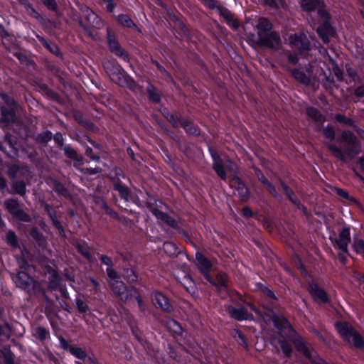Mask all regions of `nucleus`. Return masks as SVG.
Instances as JSON below:
<instances>
[{"label": "nucleus", "mask_w": 364, "mask_h": 364, "mask_svg": "<svg viewBox=\"0 0 364 364\" xmlns=\"http://www.w3.org/2000/svg\"><path fill=\"white\" fill-rule=\"evenodd\" d=\"M289 43L292 48L298 49L301 53L311 49V43L304 33L290 35Z\"/></svg>", "instance_id": "nucleus-8"}, {"label": "nucleus", "mask_w": 364, "mask_h": 364, "mask_svg": "<svg viewBox=\"0 0 364 364\" xmlns=\"http://www.w3.org/2000/svg\"><path fill=\"white\" fill-rule=\"evenodd\" d=\"M154 301L162 309L166 311H171L173 307L166 296L160 292L155 293Z\"/></svg>", "instance_id": "nucleus-18"}, {"label": "nucleus", "mask_w": 364, "mask_h": 364, "mask_svg": "<svg viewBox=\"0 0 364 364\" xmlns=\"http://www.w3.org/2000/svg\"><path fill=\"white\" fill-rule=\"evenodd\" d=\"M176 273V279L188 291H194L195 284L191 277L186 272Z\"/></svg>", "instance_id": "nucleus-17"}, {"label": "nucleus", "mask_w": 364, "mask_h": 364, "mask_svg": "<svg viewBox=\"0 0 364 364\" xmlns=\"http://www.w3.org/2000/svg\"><path fill=\"white\" fill-rule=\"evenodd\" d=\"M86 15L87 21L93 27L96 28H100L102 26L103 23L101 18L99 16H97L95 13H94L92 11L87 10L86 11Z\"/></svg>", "instance_id": "nucleus-24"}, {"label": "nucleus", "mask_w": 364, "mask_h": 364, "mask_svg": "<svg viewBox=\"0 0 364 364\" xmlns=\"http://www.w3.org/2000/svg\"><path fill=\"white\" fill-rule=\"evenodd\" d=\"M309 291L315 301L326 303L328 300L326 292L320 288L316 283L311 282L309 287Z\"/></svg>", "instance_id": "nucleus-15"}, {"label": "nucleus", "mask_w": 364, "mask_h": 364, "mask_svg": "<svg viewBox=\"0 0 364 364\" xmlns=\"http://www.w3.org/2000/svg\"><path fill=\"white\" fill-rule=\"evenodd\" d=\"M53 134L49 131H45L36 136V140L38 143H45L51 140Z\"/></svg>", "instance_id": "nucleus-34"}, {"label": "nucleus", "mask_w": 364, "mask_h": 364, "mask_svg": "<svg viewBox=\"0 0 364 364\" xmlns=\"http://www.w3.org/2000/svg\"><path fill=\"white\" fill-rule=\"evenodd\" d=\"M336 119L339 122H342V123H344L346 124H351V119H350L349 118H347L345 116L341 115V114L336 115Z\"/></svg>", "instance_id": "nucleus-48"}, {"label": "nucleus", "mask_w": 364, "mask_h": 364, "mask_svg": "<svg viewBox=\"0 0 364 364\" xmlns=\"http://www.w3.org/2000/svg\"><path fill=\"white\" fill-rule=\"evenodd\" d=\"M323 134L326 136L327 139H329L331 140L334 139L335 138V132L332 127H326L323 129Z\"/></svg>", "instance_id": "nucleus-44"}, {"label": "nucleus", "mask_w": 364, "mask_h": 364, "mask_svg": "<svg viewBox=\"0 0 364 364\" xmlns=\"http://www.w3.org/2000/svg\"><path fill=\"white\" fill-rule=\"evenodd\" d=\"M242 213L245 216H251L252 215V212L248 207H245L242 208Z\"/></svg>", "instance_id": "nucleus-63"}, {"label": "nucleus", "mask_w": 364, "mask_h": 364, "mask_svg": "<svg viewBox=\"0 0 364 364\" xmlns=\"http://www.w3.org/2000/svg\"><path fill=\"white\" fill-rule=\"evenodd\" d=\"M15 282L18 285L27 291L33 289L36 284L35 279L32 277L29 276L25 270H21L18 272Z\"/></svg>", "instance_id": "nucleus-13"}, {"label": "nucleus", "mask_w": 364, "mask_h": 364, "mask_svg": "<svg viewBox=\"0 0 364 364\" xmlns=\"http://www.w3.org/2000/svg\"><path fill=\"white\" fill-rule=\"evenodd\" d=\"M323 0H302L301 6L304 11H311L316 9L317 6L323 5Z\"/></svg>", "instance_id": "nucleus-23"}, {"label": "nucleus", "mask_w": 364, "mask_h": 364, "mask_svg": "<svg viewBox=\"0 0 364 364\" xmlns=\"http://www.w3.org/2000/svg\"><path fill=\"white\" fill-rule=\"evenodd\" d=\"M222 14L230 26L234 28H237L238 27L239 23L233 18L232 14L229 11L224 10L222 11Z\"/></svg>", "instance_id": "nucleus-31"}, {"label": "nucleus", "mask_w": 364, "mask_h": 364, "mask_svg": "<svg viewBox=\"0 0 364 364\" xmlns=\"http://www.w3.org/2000/svg\"><path fill=\"white\" fill-rule=\"evenodd\" d=\"M213 285L217 286L218 288L225 287L228 282V277L225 273H219L217 274L216 280L213 279Z\"/></svg>", "instance_id": "nucleus-28"}, {"label": "nucleus", "mask_w": 364, "mask_h": 364, "mask_svg": "<svg viewBox=\"0 0 364 364\" xmlns=\"http://www.w3.org/2000/svg\"><path fill=\"white\" fill-rule=\"evenodd\" d=\"M318 15L321 19L323 24L318 27L317 33L323 41L325 43H328L329 42V37L334 36L335 29L328 23L330 15L326 11L323 9H319L318 11Z\"/></svg>", "instance_id": "nucleus-4"}, {"label": "nucleus", "mask_w": 364, "mask_h": 364, "mask_svg": "<svg viewBox=\"0 0 364 364\" xmlns=\"http://www.w3.org/2000/svg\"><path fill=\"white\" fill-rule=\"evenodd\" d=\"M282 186L283 187V189L289 198V199L298 207L299 210H301L304 214H306L307 210L306 208H305L303 205H301L299 200H296V198L294 196L293 191L284 183H282Z\"/></svg>", "instance_id": "nucleus-20"}, {"label": "nucleus", "mask_w": 364, "mask_h": 364, "mask_svg": "<svg viewBox=\"0 0 364 364\" xmlns=\"http://www.w3.org/2000/svg\"><path fill=\"white\" fill-rule=\"evenodd\" d=\"M228 311L230 316L238 321L252 318V315L251 311H255L257 315H260V312L252 304H248L245 307H241L239 309L231 306L228 309Z\"/></svg>", "instance_id": "nucleus-7"}, {"label": "nucleus", "mask_w": 364, "mask_h": 364, "mask_svg": "<svg viewBox=\"0 0 364 364\" xmlns=\"http://www.w3.org/2000/svg\"><path fill=\"white\" fill-rule=\"evenodd\" d=\"M77 248L79 252H80L86 259H87L89 261L92 262V256L90 254L87 249L81 245H77Z\"/></svg>", "instance_id": "nucleus-42"}, {"label": "nucleus", "mask_w": 364, "mask_h": 364, "mask_svg": "<svg viewBox=\"0 0 364 364\" xmlns=\"http://www.w3.org/2000/svg\"><path fill=\"white\" fill-rule=\"evenodd\" d=\"M76 304H77V309L78 310L80 311V312H87V310L89 309V307L87 305L86 303H85L83 301H82L81 299H77L76 301Z\"/></svg>", "instance_id": "nucleus-45"}, {"label": "nucleus", "mask_w": 364, "mask_h": 364, "mask_svg": "<svg viewBox=\"0 0 364 364\" xmlns=\"http://www.w3.org/2000/svg\"><path fill=\"white\" fill-rule=\"evenodd\" d=\"M2 354L4 355L5 363L6 364H14L13 355L11 350L9 348H5L2 350Z\"/></svg>", "instance_id": "nucleus-40"}, {"label": "nucleus", "mask_w": 364, "mask_h": 364, "mask_svg": "<svg viewBox=\"0 0 364 364\" xmlns=\"http://www.w3.org/2000/svg\"><path fill=\"white\" fill-rule=\"evenodd\" d=\"M114 190L118 191L122 198L124 199L125 200H128L129 193L127 188L124 186L122 185L121 183H115Z\"/></svg>", "instance_id": "nucleus-35"}, {"label": "nucleus", "mask_w": 364, "mask_h": 364, "mask_svg": "<svg viewBox=\"0 0 364 364\" xmlns=\"http://www.w3.org/2000/svg\"><path fill=\"white\" fill-rule=\"evenodd\" d=\"M336 329L341 337L348 343L355 347L361 348L364 346V341L361 336L346 322H340L336 324Z\"/></svg>", "instance_id": "nucleus-2"}, {"label": "nucleus", "mask_w": 364, "mask_h": 364, "mask_svg": "<svg viewBox=\"0 0 364 364\" xmlns=\"http://www.w3.org/2000/svg\"><path fill=\"white\" fill-rule=\"evenodd\" d=\"M271 22L266 18H259L256 26L257 30V43L273 49H277L281 43L279 35L272 29Z\"/></svg>", "instance_id": "nucleus-1"}, {"label": "nucleus", "mask_w": 364, "mask_h": 364, "mask_svg": "<svg viewBox=\"0 0 364 364\" xmlns=\"http://www.w3.org/2000/svg\"><path fill=\"white\" fill-rule=\"evenodd\" d=\"M264 3L270 6L271 7L276 8L277 4L274 0H263Z\"/></svg>", "instance_id": "nucleus-62"}, {"label": "nucleus", "mask_w": 364, "mask_h": 364, "mask_svg": "<svg viewBox=\"0 0 364 364\" xmlns=\"http://www.w3.org/2000/svg\"><path fill=\"white\" fill-rule=\"evenodd\" d=\"M358 166L360 168L364 171V157H360L358 161Z\"/></svg>", "instance_id": "nucleus-64"}, {"label": "nucleus", "mask_w": 364, "mask_h": 364, "mask_svg": "<svg viewBox=\"0 0 364 364\" xmlns=\"http://www.w3.org/2000/svg\"><path fill=\"white\" fill-rule=\"evenodd\" d=\"M306 114L310 118H311L312 119L315 120L317 122L322 124L325 122L324 117L316 108L308 107L306 109Z\"/></svg>", "instance_id": "nucleus-25"}, {"label": "nucleus", "mask_w": 364, "mask_h": 364, "mask_svg": "<svg viewBox=\"0 0 364 364\" xmlns=\"http://www.w3.org/2000/svg\"><path fill=\"white\" fill-rule=\"evenodd\" d=\"M5 206L8 211L14 215L16 218L22 221H29V215L23 211L20 207L18 201L14 199H9L5 201Z\"/></svg>", "instance_id": "nucleus-10"}, {"label": "nucleus", "mask_w": 364, "mask_h": 364, "mask_svg": "<svg viewBox=\"0 0 364 364\" xmlns=\"http://www.w3.org/2000/svg\"><path fill=\"white\" fill-rule=\"evenodd\" d=\"M328 149L332 151L333 155L339 160H344V154L343 151L334 144H329Z\"/></svg>", "instance_id": "nucleus-38"}, {"label": "nucleus", "mask_w": 364, "mask_h": 364, "mask_svg": "<svg viewBox=\"0 0 364 364\" xmlns=\"http://www.w3.org/2000/svg\"><path fill=\"white\" fill-rule=\"evenodd\" d=\"M111 80L122 87L129 86L132 80L127 77L123 72L116 68L109 73Z\"/></svg>", "instance_id": "nucleus-16"}, {"label": "nucleus", "mask_w": 364, "mask_h": 364, "mask_svg": "<svg viewBox=\"0 0 364 364\" xmlns=\"http://www.w3.org/2000/svg\"><path fill=\"white\" fill-rule=\"evenodd\" d=\"M164 249L166 251H169L171 254H175L176 253V249L173 244L170 242H166L164 244Z\"/></svg>", "instance_id": "nucleus-49"}, {"label": "nucleus", "mask_w": 364, "mask_h": 364, "mask_svg": "<svg viewBox=\"0 0 364 364\" xmlns=\"http://www.w3.org/2000/svg\"><path fill=\"white\" fill-rule=\"evenodd\" d=\"M55 191L63 195H65L67 193L66 189L64 188V186L60 183H57L55 185Z\"/></svg>", "instance_id": "nucleus-56"}, {"label": "nucleus", "mask_w": 364, "mask_h": 364, "mask_svg": "<svg viewBox=\"0 0 364 364\" xmlns=\"http://www.w3.org/2000/svg\"><path fill=\"white\" fill-rule=\"evenodd\" d=\"M1 119L3 122H11L15 120V111L12 107H2L1 108Z\"/></svg>", "instance_id": "nucleus-22"}, {"label": "nucleus", "mask_w": 364, "mask_h": 364, "mask_svg": "<svg viewBox=\"0 0 364 364\" xmlns=\"http://www.w3.org/2000/svg\"><path fill=\"white\" fill-rule=\"evenodd\" d=\"M340 143L342 144L345 153L350 157H353L360 151V145L357 141L356 137L350 131H345L341 134Z\"/></svg>", "instance_id": "nucleus-3"}, {"label": "nucleus", "mask_w": 364, "mask_h": 364, "mask_svg": "<svg viewBox=\"0 0 364 364\" xmlns=\"http://www.w3.org/2000/svg\"><path fill=\"white\" fill-rule=\"evenodd\" d=\"M33 336L40 339L41 341H43L47 338L49 335V333L47 330L43 327H37L33 330Z\"/></svg>", "instance_id": "nucleus-33"}, {"label": "nucleus", "mask_w": 364, "mask_h": 364, "mask_svg": "<svg viewBox=\"0 0 364 364\" xmlns=\"http://www.w3.org/2000/svg\"><path fill=\"white\" fill-rule=\"evenodd\" d=\"M107 33L108 44L111 51L118 56H124V51L122 48L116 40L111 38L109 29L107 30Z\"/></svg>", "instance_id": "nucleus-21"}, {"label": "nucleus", "mask_w": 364, "mask_h": 364, "mask_svg": "<svg viewBox=\"0 0 364 364\" xmlns=\"http://www.w3.org/2000/svg\"><path fill=\"white\" fill-rule=\"evenodd\" d=\"M6 240L7 243L12 247L18 246V238L14 232L9 231L6 235Z\"/></svg>", "instance_id": "nucleus-36"}, {"label": "nucleus", "mask_w": 364, "mask_h": 364, "mask_svg": "<svg viewBox=\"0 0 364 364\" xmlns=\"http://www.w3.org/2000/svg\"><path fill=\"white\" fill-rule=\"evenodd\" d=\"M118 21L120 24L128 28L136 26L131 18L127 14L119 15L118 16Z\"/></svg>", "instance_id": "nucleus-32"}, {"label": "nucleus", "mask_w": 364, "mask_h": 364, "mask_svg": "<svg viewBox=\"0 0 364 364\" xmlns=\"http://www.w3.org/2000/svg\"><path fill=\"white\" fill-rule=\"evenodd\" d=\"M107 273L108 277L110 279V281L117 280V279L118 278V275H117V272L114 269H112L111 267H108L107 269Z\"/></svg>", "instance_id": "nucleus-47"}, {"label": "nucleus", "mask_w": 364, "mask_h": 364, "mask_svg": "<svg viewBox=\"0 0 364 364\" xmlns=\"http://www.w3.org/2000/svg\"><path fill=\"white\" fill-rule=\"evenodd\" d=\"M101 260L105 265L108 266L109 267H111L112 265V259L107 256L102 255L101 257Z\"/></svg>", "instance_id": "nucleus-55"}, {"label": "nucleus", "mask_w": 364, "mask_h": 364, "mask_svg": "<svg viewBox=\"0 0 364 364\" xmlns=\"http://www.w3.org/2000/svg\"><path fill=\"white\" fill-rule=\"evenodd\" d=\"M255 172L259 180L261 181V183L266 187L267 191L271 193L272 196L277 197V191L268 181L267 179L264 176L262 173L260 171L259 169L255 168Z\"/></svg>", "instance_id": "nucleus-19"}, {"label": "nucleus", "mask_w": 364, "mask_h": 364, "mask_svg": "<svg viewBox=\"0 0 364 364\" xmlns=\"http://www.w3.org/2000/svg\"><path fill=\"white\" fill-rule=\"evenodd\" d=\"M68 350L73 355L78 359L84 360L87 356L86 352L81 348L68 346Z\"/></svg>", "instance_id": "nucleus-29"}, {"label": "nucleus", "mask_w": 364, "mask_h": 364, "mask_svg": "<svg viewBox=\"0 0 364 364\" xmlns=\"http://www.w3.org/2000/svg\"><path fill=\"white\" fill-rule=\"evenodd\" d=\"M201 1L205 6L210 9H213L216 6V2L214 0H201Z\"/></svg>", "instance_id": "nucleus-53"}, {"label": "nucleus", "mask_w": 364, "mask_h": 364, "mask_svg": "<svg viewBox=\"0 0 364 364\" xmlns=\"http://www.w3.org/2000/svg\"><path fill=\"white\" fill-rule=\"evenodd\" d=\"M168 326L175 333H181V328L179 326V324L174 320H170L168 321Z\"/></svg>", "instance_id": "nucleus-46"}, {"label": "nucleus", "mask_w": 364, "mask_h": 364, "mask_svg": "<svg viewBox=\"0 0 364 364\" xmlns=\"http://www.w3.org/2000/svg\"><path fill=\"white\" fill-rule=\"evenodd\" d=\"M133 296H135V297H136V301H137V302H138V304H139V306L140 309H141V311H144V310H145V306H144V304H143V302H142L141 299V298H140V296H139L138 292L136 291V294H134V295H133Z\"/></svg>", "instance_id": "nucleus-58"}, {"label": "nucleus", "mask_w": 364, "mask_h": 364, "mask_svg": "<svg viewBox=\"0 0 364 364\" xmlns=\"http://www.w3.org/2000/svg\"><path fill=\"white\" fill-rule=\"evenodd\" d=\"M331 239L335 248L341 250L343 253L348 252V245L351 241L349 228H343L338 237L334 239L331 237Z\"/></svg>", "instance_id": "nucleus-6"}, {"label": "nucleus", "mask_w": 364, "mask_h": 364, "mask_svg": "<svg viewBox=\"0 0 364 364\" xmlns=\"http://www.w3.org/2000/svg\"><path fill=\"white\" fill-rule=\"evenodd\" d=\"M106 4V9L109 11H112L114 8L115 7V4L113 3L112 0H105Z\"/></svg>", "instance_id": "nucleus-57"}, {"label": "nucleus", "mask_w": 364, "mask_h": 364, "mask_svg": "<svg viewBox=\"0 0 364 364\" xmlns=\"http://www.w3.org/2000/svg\"><path fill=\"white\" fill-rule=\"evenodd\" d=\"M160 208L161 210L158 208H152L151 213L156 218V219L161 223L167 225L168 226L175 228L177 226V222L174 218L168 215L166 213H164L162 209L166 208V205L163 203L160 202Z\"/></svg>", "instance_id": "nucleus-12"}, {"label": "nucleus", "mask_w": 364, "mask_h": 364, "mask_svg": "<svg viewBox=\"0 0 364 364\" xmlns=\"http://www.w3.org/2000/svg\"><path fill=\"white\" fill-rule=\"evenodd\" d=\"M54 141L60 146L63 144V137L60 133H56L53 136Z\"/></svg>", "instance_id": "nucleus-52"}, {"label": "nucleus", "mask_w": 364, "mask_h": 364, "mask_svg": "<svg viewBox=\"0 0 364 364\" xmlns=\"http://www.w3.org/2000/svg\"><path fill=\"white\" fill-rule=\"evenodd\" d=\"M210 152L213 159V169L221 179L224 181L226 180V173L224 168L223 161L215 151L210 149Z\"/></svg>", "instance_id": "nucleus-14"}, {"label": "nucleus", "mask_w": 364, "mask_h": 364, "mask_svg": "<svg viewBox=\"0 0 364 364\" xmlns=\"http://www.w3.org/2000/svg\"><path fill=\"white\" fill-rule=\"evenodd\" d=\"M292 75L296 80L301 83L309 84L310 82L309 77L300 70H294Z\"/></svg>", "instance_id": "nucleus-27"}, {"label": "nucleus", "mask_w": 364, "mask_h": 364, "mask_svg": "<svg viewBox=\"0 0 364 364\" xmlns=\"http://www.w3.org/2000/svg\"><path fill=\"white\" fill-rule=\"evenodd\" d=\"M352 247L354 251L358 255H364V241L361 239L353 237Z\"/></svg>", "instance_id": "nucleus-30"}, {"label": "nucleus", "mask_w": 364, "mask_h": 364, "mask_svg": "<svg viewBox=\"0 0 364 364\" xmlns=\"http://www.w3.org/2000/svg\"><path fill=\"white\" fill-rule=\"evenodd\" d=\"M180 124L184 128V129L190 134H198L199 132L198 128L192 122L187 121L184 119H182L180 120Z\"/></svg>", "instance_id": "nucleus-26"}, {"label": "nucleus", "mask_w": 364, "mask_h": 364, "mask_svg": "<svg viewBox=\"0 0 364 364\" xmlns=\"http://www.w3.org/2000/svg\"><path fill=\"white\" fill-rule=\"evenodd\" d=\"M46 210L48 211L52 221L53 222L55 226L59 230H63L62 225H61L60 223L58 220L56 215L54 213H53L52 212H50V206L46 205Z\"/></svg>", "instance_id": "nucleus-41"}, {"label": "nucleus", "mask_w": 364, "mask_h": 364, "mask_svg": "<svg viewBox=\"0 0 364 364\" xmlns=\"http://www.w3.org/2000/svg\"><path fill=\"white\" fill-rule=\"evenodd\" d=\"M196 264L199 271L204 274L207 281L210 283H214L213 279L210 276L213 266L211 262L201 253L197 252L196 254Z\"/></svg>", "instance_id": "nucleus-9"}, {"label": "nucleus", "mask_w": 364, "mask_h": 364, "mask_svg": "<svg viewBox=\"0 0 364 364\" xmlns=\"http://www.w3.org/2000/svg\"><path fill=\"white\" fill-rule=\"evenodd\" d=\"M230 186L234 188V194L242 200H246L250 196V192L245 184L238 177L233 178L230 182Z\"/></svg>", "instance_id": "nucleus-11"}, {"label": "nucleus", "mask_w": 364, "mask_h": 364, "mask_svg": "<svg viewBox=\"0 0 364 364\" xmlns=\"http://www.w3.org/2000/svg\"><path fill=\"white\" fill-rule=\"evenodd\" d=\"M336 193L338 196L344 198H349L350 200H353V198H350L347 192L341 189V188H336Z\"/></svg>", "instance_id": "nucleus-54"}, {"label": "nucleus", "mask_w": 364, "mask_h": 364, "mask_svg": "<svg viewBox=\"0 0 364 364\" xmlns=\"http://www.w3.org/2000/svg\"><path fill=\"white\" fill-rule=\"evenodd\" d=\"M64 151L65 154L70 159L76 161H80V156L77 154V152L71 148L70 146H65L64 148Z\"/></svg>", "instance_id": "nucleus-39"}, {"label": "nucleus", "mask_w": 364, "mask_h": 364, "mask_svg": "<svg viewBox=\"0 0 364 364\" xmlns=\"http://www.w3.org/2000/svg\"><path fill=\"white\" fill-rule=\"evenodd\" d=\"M148 92H149L150 98L154 102H159L160 100V95H159V94L157 92V91L153 87H149L148 88Z\"/></svg>", "instance_id": "nucleus-43"}, {"label": "nucleus", "mask_w": 364, "mask_h": 364, "mask_svg": "<svg viewBox=\"0 0 364 364\" xmlns=\"http://www.w3.org/2000/svg\"><path fill=\"white\" fill-rule=\"evenodd\" d=\"M109 285L114 294L117 295L122 301H127L136 294V289L134 287H127L119 280L109 281Z\"/></svg>", "instance_id": "nucleus-5"}, {"label": "nucleus", "mask_w": 364, "mask_h": 364, "mask_svg": "<svg viewBox=\"0 0 364 364\" xmlns=\"http://www.w3.org/2000/svg\"><path fill=\"white\" fill-rule=\"evenodd\" d=\"M43 4L49 9L55 10L56 8L55 0H42Z\"/></svg>", "instance_id": "nucleus-50"}, {"label": "nucleus", "mask_w": 364, "mask_h": 364, "mask_svg": "<svg viewBox=\"0 0 364 364\" xmlns=\"http://www.w3.org/2000/svg\"><path fill=\"white\" fill-rule=\"evenodd\" d=\"M18 169V167H16V166H14V167H12V168L9 169V175L12 176V177L17 176Z\"/></svg>", "instance_id": "nucleus-60"}, {"label": "nucleus", "mask_w": 364, "mask_h": 364, "mask_svg": "<svg viewBox=\"0 0 364 364\" xmlns=\"http://www.w3.org/2000/svg\"><path fill=\"white\" fill-rule=\"evenodd\" d=\"M288 58L289 62L294 65L296 64L298 62V58L296 55L289 54Z\"/></svg>", "instance_id": "nucleus-59"}, {"label": "nucleus", "mask_w": 364, "mask_h": 364, "mask_svg": "<svg viewBox=\"0 0 364 364\" xmlns=\"http://www.w3.org/2000/svg\"><path fill=\"white\" fill-rule=\"evenodd\" d=\"M13 188L15 192L19 195H24L26 193V184L23 181H16L14 183Z\"/></svg>", "instance_id": "nucleus-37"}, {"label": "nucleus", "mask_w": 364, "mask_h": 364, "mask_svg": "<svg viewBox=\"0 0 364 364\" xmlns=\"http://www.w3.org/2000/svg\"><path fill=\"white\" fill-rule=\"evenodd\" d=\"M355 95L358 97H364V86L358 87L355 90Z\"/></svg>", "instance_id": "nucleus-61"}, {"label": "nucleus", "mask_w": 364, "mask_h": 364, "mask_svg": "<svg viewBox=\"0 0 364 364\" xmlns=\"http://www.w3.org/2000/svg\"><path fill=\"white\" fill-rule=\"evenodd\" d=\"M262 291L265 294H267L269 298L273 299H277L274 293L272 290L268 289L267 287H262Z\"/></svg>", "instance_id": "nucleus-51"}]
</instances>
